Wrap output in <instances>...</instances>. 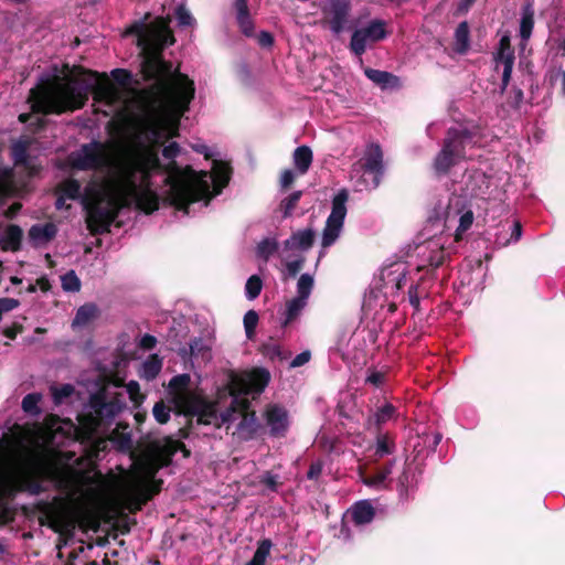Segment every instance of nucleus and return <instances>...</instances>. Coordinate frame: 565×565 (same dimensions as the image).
Returning <instances> with one entry per match:
<instances>
[{"instance_id":"obj_1","label":"nucleus","mask_w":565,"mask_h":565,"mask_svg":"<svg viewBox=\"0 0 565 565\" xmlns=\"http://www.w3.org/2000/svg\"><path fill=\"white\" fill-rule=\"evenodd\" d=\"M147 18L134 22L125 35H136V44L142 55L141 72L146 79L153 82L149 89L136 90L130 97H125L119 87L105 78L81 83L73 79L55 82L31 89L29 102L32 111L44 115L78 109L94 90L95 100L107 107L102 110L106 116L135 129V141L129 148H151L158 154L157 147L164 139L177 136L180 118L189 109L195 88L192 79L173 70L172 64L161 57V51L174 43L169 20L156 18L147 22ZM180 152L181 148L174 141L162 149V156L170 162L164 167L159 162L151 186L156 206L142 212L151 213L159 206L157 178L163 183L162 192L167 200L184 215L194 214L195 205L199 209L207 206L211 199L227 185L231 178L227 163L214 159L210 172L195 171L190 166L182 168L175 163Z\"/></svg>"},{"instance_id":"obj_2","label":"nucleus","mask_w":565,"mask_h":565,"mask_svg":"<svg viewBox=\"0 0 565 565\" xmlns=\"http://www.w3.org/2000/svg\"><path fill=\"white\" fill-rule=\"evenodd\" d=\"M68 162L81 171L105 172L86 184L85 200L93 201L90 222L109 220V206H134L137 210L156 206L151 186L159 161L153 149L127 146L110 152L104 143L92 141L71 152Z\"/></svg>"},{"instance_id":"obj_3","label":"nucleus","mask_w":565,"mask_h":565,"mask_svg":"<svg viewBox=\"0 0 565 565\" xmlns=\"http://www.w3.org/2000/svg\"><path fill=\"white\" fill-rule=\"evenodd\" d=\"M270 374L265 369H253L244 372H231L227 375V391L231 407L218 414L215 403L189 390V374L173 376L169 382L170 401L175 409L183 415L196 417L198 424L221 427L236 419L235 414L243 416L238 430L245 437L256 433L258 423L255 413H247L250 399H255L269 383Z\"/></svg>"},{"instance_id":"obj_4","label":"nucleus","mask_w":565,"mask_h":565,"mask_svg":"<svg viewBox=\"0 0 565 565\" xmlns=\"http://www.w3.org/2000/svg\"><path fill=\"white\" fill-rule=\"evenodd\" d=\"M179 441L172 438H161L151 443L149 451L132 465L121 487V498L125 507L135 512L151 498V482L157 472L168 466L173 455L179 450Z\"/></svg>"},{"instance_id":"obj_5","label":"nucleus","mask_w":565,"mask_h":565,"mask_svg":"<svg viewBox=\"0 0 565 565\" xmlns=\"http://www.w3.org/2000/svg\"><path fill=\"white\" fill-rule=\"evenodd\" d=\"M107 390L93 394L88 412L78 417L79 426L87 438L105 434L115 417L124 409L125 402L117 395L108 398Z\"/></svg>"},{"instance_id":"obj_6","label":"nucleus","mask_w":565,"mask_h":565,"mask_svg":"<svg viewBox=\"0 0 565 565\" xmlns=\"http://www.w3.org/2000/svg\"><path fill=\"white\" fill-rule=\"evenodd\" d=\"M475 146L472 135L466 129L450 128L441 150L434 160L437 174H446L461 159L468 157L467 150Z\"/></svg>"},{"instance_id":"obj_7","label":"nucleus","mask_w":565,"mask_h":565,"mask_svg":"<svg viewBox=\"0 0 565 565\" xmlns=\"http://www.w3.org/2000/svg\"><path fill=\"white\" fill-rule=\"evenodd\" d=\"M440 221H444V226L447 227H451L458 222L456 239H459L461 234L472 225L473 212L465 198L452 195L448 198L447 202H438L429 216V222Z\"/></svg>"},{"instance_id":"obj_8","label":"nucleus","mask_w":565,"mask_h":565,"mask_svg":"<svg viewBox=\"0 0 565 565\" xmlns=\"http://www.w3.org/2000/svg\"><path fill=\"white\" fill-rule=\"evenodd\" d=\"M384 173L383 152L377 143H370L361 160L353 166L352 178L361 175L360 190L376 189Z\"/></svg>"},{"instance_id":"obj_9","label":"nucleus","mask_w":565,"mask_h":565,"mask_svg":"<svg viewBox=\"0 0 565 565\" xmlns=\"http://www.w3.org/2000/svg\"><path fill=\"white\" fill-rule=\"evenodd\" d=\"M57 193H61L64 198H66L67 200H79L84 210L86 211V224H87V227L88 230L93 233V234H98V233H105V232H108L109 231V227L111 225V223L114 222V220L116 218L118 212L124 209L125 206H109L110 211H108L110 213V216H109V220H95L94 222L92 221L90 222V212L93 210V203L90 204V201L88 202V200L86 201L85 196H86V188L84 189V191L82 192V186H81V183L77 181V180H74V179H67L65 181H63L58 188H57Z\"/></svg>"},{"instance_id":"obj_10","label":"nucleus","mask_w":565,"mask_h":565,"mask_svg":"<svg viewBox=\"0 0 565 565\" xmlns=\"http://www.w3.org/2000/svg\"><path fill=\"white\" fill-rule=\"evenodd\" d=\"M348 200L349 193L345 189L340 190L332 199L331 213L322 231L321 245L323 248L330 247L340 237L347 216Z\"/></svg>"},{"instance_id":"obj_11","label":"nucleus","mask_w":565,"mask_h":565,"mask_svg":"<svg viewBox=\"0 0 565 565\" xmlns=\"http://www.w3.org/2000/svg\"><path fill=\"white\" fill-rule=\"evenodd\" d=\"M447 242L448 238L444 234H439L417 244L415 247L418 258L417 270L440 266L448 255L445 249Z\"/></svg>"},{"instance_id":"obj_12","label":"nucleus","mask_w":565,"mask_h":565,"mask_svg":"<svg viewBox=\"0 0 565 565\" xmlns=\"http://www.w3.org/2000/svg\"><path fill=\"white\" fill-rule=\"evenodd\" d=\"M50 437L43 433L35 437L30 457L38 465V473L55 480L60 486L66 482V476L62 469L50 462L47 445Z\"/></svg>"},{"instance_id":"obj_13","label":"nucleus","mask_w":565,"mask_h":565,"mask_svg":"<svg viewBox=\"0 0 565 565\" xmlns=\"http://www.w3.org/2000/svg\"><path fill=\"white\" fill-rule=\"evenodd\" d=\"M386 36V23L375 19L353 32L350 49L355 55L361 56L369 45L382 41Z\"/></svg>"},{"instance_id":"obj_14","label":"nucleus","mask_w":565,"mask_h":565,"mask_svg":"<svg viewBox=\"0 0 565 565\" xmlns=\"http://www.w3.org/2000/svg\"><path fill=\"white\" fill-rule=\"evenodd\" d=\"M407 274V265L404 262H395L382 268L379 288L384 297L394 298L397 296L399 290L406 285Z\"/></svg>"},{"instance_id":"obj_15","label":"nucleus","mask_w":565,"mask_h":565,"mask_svg":"<svg viewBox=\"0 0 565 565\" xmlns=\"http://www.w3.org/2000/svg\"><path fill=\"white\" fill-rule=\"evenodd\" d=\"M320 8L330 30L334 34L341 33L351 11L350 0H322Z\"/></svg>"},{"instance_id":"obj_16","label":"nucleus","mask_w":565,"mask_h":565,"mask_svg":"<svg viewBox=\"0 0 565 565\" xmlns=\"http://www.w3.org/2000/svg\"><path fill=\"white\" fill-rule=\"evenodd\" d=\"M495 71L502 70V85L501 93H503L511 79V74L514 65V52L510 45L509 36H502L499 42V50L494 55Z\"/></svg>"},{"instance_id":"obj_17","label":"nucleus","mask_w":565,"mask_h":565,"mask_svg":"<svg viewBox=\"0 0 565 565\" xmlns=\"http://www.w3.org/2000/svg\"><path fill=\"white\" fill-rule=\"evenodd\" d=\"M264 418L269 428L270 436L284 437L290 426V417L288 411L277 404L268 405L264 413Z\"/></svg>"},{"instance_id":"obj_18","label":"nucleus","mask_w":565,"mask_h":565,"mask_svg":"<svg viewBox=\"0 0 565 565\" xmlns=\"http://www.w3.org/2000/svg\"><path fill=\"white\" fill-rule=\"evenodd\" d=\"M396 463V459H392L387 465L380 468L372 476H364L360 473V479L363 484L366 487L374 489L376 491L385 490L391 487L393 479L391 478L392 469Z\"/></svg>"},{"instance_id":"obj_19","label":"nucleus","mask_w":565,"mask_h":565,"mask_svg":"<svg viewBox=\"0 0 565 565\" xmlns=\"http://www.w3.org/2000/svg\"><path fill=\"white\" fill-rule=\"evenodd\" d=\"M313 238L315 232L311 228L297 231L285 241L282 253L306 252L312 246Z\"/></svg>"},{"instance_id":"obj_20","label":"nucleus","mask_w":565,"mask_h":565,"mask_svg":"<svg viewBox=\"0 0 565 565\" xmlns=\"http://www.w3.org/2000/svg\"><path fill=\"white\" fill-rule=\"evenodd\" d=\"M56 234L57 227L54 223L35 224L29 230V238L36 247L46 245Z\"/></svg>"},{"instance_id":"obj_21","label":"nucleus","mask_w":565,"mask_h":565,"mask_svg":"<svg viewBox=\"0 0 565 565\" xmlns=\"http://www.w3.org/2000/svg\"><path fill=\"white\" fill-rule=\"evenodd\" d=\"M355 525H364L370 523L375 515V510L369 500L355 502L347 512Z\"/></svg>"},{"instance_id":"obj_22","label":"nucleus","mask_w":565,"mask_h":565,"mask_svg":"<svg viewBox=\"0 0 565 565\" xmlns=\"http://www.w3.org/2000/svg\"><path fill=\"white\" fill-rule=\"evenodd\" d=\"M370 449L373 450L376 460L393 455L396 450L394 437L390 433L379 431Z\"/></svg>"},{"instance_id":"obj_23","label":"nucleus","mask_w":565,"mask_h":565,"mask_svg":"<svg viewBox=\"0 0 565 565\" xmlns=\"http://www.w3.org/2000/svg\"><path fill=\"white\" fill-rule=\"evenodd\" d=\"M213 344L214 334L212 331H206L191 340L190 353L195 358L209 359Z\"/></svg>"},{"instance_id":"obj_24","label":"nucleus","mask_w":565,"mask_h":565,"mask_svg":"<svg viewBox=\"0 0 565 565\" xmlns=\"http://www.w3.org/2000/svg\"><path fill=\"white\" fill-rule=\"evenodd\" d=\"M364 74L382 89H396L401 87L399 78L392 73L374 68H365Z\"/></svg>"},{"instance_id":"obj_25","label":"nucleus","mask_w":565,"mask_h":565,"mask_svg":"<svg viewBox=\"0 0 565 565\" xmlns=\"http://www.w3.org/2000/svg\"><path fill=\"white\" fill-rule=\"evenodd\" d=\"M236 21L242 33L246 36L255 34L254 22L249 15L247 0H235Z\"/></svg>"},{"instance_id":"obj_26","label":"nucleus","mask_w":565,"mask_h":565,"mask_svg":"<svg viewBox=\"0 0 565 565\" xmlns=\"http://www.w3.org/2000/svg\"><path fill=\"white\" fill-rule=\"evenodd\" d=\"M522 236V226L520 222L505 223L497 233L495 244L505 247L512 243H516Z\"/></svg>"},{"instance_id":"obj_27","label":"nucleus","mask_w":565,"mask_h":565,"mask_svg":"<svg viewBox=\"0 0 565 565\" xmlns=\"http://www.w3.org/2000/svg\"><path fill=\"white\" fill-rule=\"evenodd\" d=\"M415 481H416L415 468L413 467V463L405 461L401 475L396 478L397 490L399 492V495L401 497L406 495L409 488L413 487Z\"/></svg>"},{"instance_id":"obj_28","label":"nucleus","mask_w":565,"mask_h":565,"mask_svg":"<svg viewBox=\"0 0 565 565\" xmlns=\"http://www.w3.org/2000/svg\"><path fill=\"white\" fill-rule=\"evenodd\" d=\"M533 26H534V9H533V4L529 2L522 8L521 21H520V36L524 42H526L531 38Z\"/></svg>"},{"instance_id":"obj_29","label":"nucleus","mask_w":565,"mask_h":565,"mask_svg":"<svg viewBox=\"0 0 565 565\" xmlns=\"http://www.w3.org/2000/svg\"><path fill=\"white\" fill-rule=\"evenodd\" d=\"M307 303L308 301L297 297L287 301L281 326L287 327L289 323H291L301 313Z\"/></svg>"},{"instance_id":"obj_30","label":"nucleus","mask_w":565,"mask_h":565,"mask_svg":"<svg viewBox=\"0 0 565 565\" xmlns=\"http://www.w3.org/2000/svg\"><path fill=\"white\" fill-rule=\"evenodd\" d=\"M312 162V151L307 146H300L296 148L294 152V164L299 171V173L303 174L308 171L309 167Z\"/></svg>"},{"instance_id":"obj_31","label":"nucleus","mask_w":565,"mask_h":565,"mask_svg":"<svg viewBox=\"0 0 565 565\" xmlns=\"http://www.w3.org/2000/svg\"><path fill=\"white\" fill-rule=\"evenodd\" d=\"M396 415V408L392 404H385L367 418V425L381 427L383 424L393 419Z\"/></svg>"},{"instance_id":"obj_32","label":"nucleus","mask_w":565,"mask_h":565,"mask_svg":"<svg viewBox=\"0 0 565 565\" xmlns=\"http://www.w3.org/2000/svg\"><path fill=\"white\" fill-rule=\"evenodd\" d=\"M162 361L158 355L149 356L140 366V377L150 381L153 380L161 371Z\"/></svg>"},{"instance_id":"obj_33","label":"nucleus","mask_w":565,"mask_h":565,"mask_svg":"<svg viewBox=\"0 0 565 565\" xmlns=\"http://www.w3.org/2000/svg\"><path fill=\"white\" fill-rule=\"evenodd\" d=\"M98 315V308L94 303H86L78 308L73 320V327H83L95 319Z\"/></svg>"},{"instance_id":"obj_34","label":"nucleus","mask_w":565,"mask_h":565,"mask_svg":"<svg viewBox=\"0 0 565 565\" xmlns=\"http://www.w3.org/2000/svg\"><path fill=\"white\" fill-rule=\"evenodd\" d=\"M469 43V25L463 21L459 23L455 31V51L459 54L467 53Z\"/></svg>"},{"instance_id":"obj_35","label":"nucleus","mask_w":565,"mask_h":565,"mask_svg":"<svg viewBox=\"0 0 565 565\" xmlns=\"http://www.w3.org/2000/svg\"><path fill=\"white\" fill-rule=\"evenodd\" d=\"M271 541L263 540L258 543L257 550L253 558L246 565H265L267 557L270 554Z\"/></svg>"},{"instance_id":"obj_36","label":"nucleus","mask_w":565,"mask_h":565,"mask_svg":"<svg viewBox=\"0 0 565 565\" xmlns=\"http://www.w3.org/2000/svg\"><path fill=\"white\" fill-rule=\"evenodd\" d=\"M42 401V394L40 393H31L23 397L22 399V409L24 413L38 416L41 414V408L39 403Z\"/></svg>"},{"instance_id":"obj_37","label":"nucleus","mask_w":565,"mask_h":565,"mask_svg":"<svg viewBox=\"0 0 565 565\" xmlns=\"http://www.w3.org/2000/svg\"><path fill=\"white\" fill-rule=\"evenodd\" d=\"M313 288V278L309 274H302L297 282V298L308 301Z\"/></svg>"},{"instance_id":"obj_38","label":"nucleus","mask_w":565,"mask_h":565,"mask_svg":"<svg viewBox=\"0 0 565 565\" xmlns=\"http://www.w3.org/2000/svg\"><path fill=\"white\" fill-rule=\"evenodd\" d=\"M11 152L15 164H23L25 167H30L28 161V145L25 141L18 140L13 142Z\"/></svg>"},{"instance_id":"obj_39","label":"nucleus","mask_w":565,"mask_h":565,"mask_svg":"<svg viewBox=\"0 0 565 565\" xmlns=\"http://www.w3.org/2000/svg\"><path fill=\"white\" fill-rule=\"evenodd\" d=\"M75 392V387L72 384H63L61 386H51V393L53 402L60 405L71 397Z\"/></svg>"},{"instance_id":"obj_40","label":"nucleus","mask_w":565,"mask_h":565,"mask_svg":"<svg viewBox=\"0 0 565 565\" xmlns=\"http://www.w3.org/2000/svg\"><path fill=\"white\" fill-rule=\"evenodd\" d=\"M263 288V281L257 275L250 276L245 285V296L248 300L256 299Z\"/></svg>"},{"instance_id":"obj_41","label":"nucleus","mask_w":565,"mask_h":565,"mask_svg":"<svg viewBox=\"0 0 565 565\" xmlns=\"http://www.w3.org/2000/svg\"><path fill=\"white\" fill-rule=\"evenodd\" d=\"M62 288L68 292H76L81 289V280L74 270H70L61 277Z\"/></svg>"},{"instance_id":"obj_42","label":"nucleus","mask_w":565,"mask_h":565,"mask_svg":"<svg viewBox=\"0 0 565 565\" xmlns=\"http://www.w3.org/2000/svg\"><path fill=\"white\" fill-rule=\"evenodd\" d=\"M278 248V244L275 239L266 238L257 245V256L267 260Z\"/></svg>"},{"instance_id":"obj_43","label":"nucleus","mask_w":565,"mask_h":565,"mask_svg":"<svg viewBox=\"0 0 565 565\" xmlns=\"http://www.w3.org/2000/svg\"><path fill=\"white\" fill-rule=\"evenodd\" d=\"M301 191H295L291 194H289L285 200L281 201V210L284 217H288L291 215L295 206L299 202L301 198Z\"/></svg>"},{"instance_id":"obj_44","label":"nucleus","mask_w":565,"mask_h":565,"mask_svg":"<svg viewBox=\"0 0 565 565\" xmlns=\"http://www.w3.org/2000/svg\"><path fill=\"white\" fill-rule=\"evenodd\" d=\"M4 235H6V239H7L8 245L10 246V248L17 249L20 245V241L22 237L21 228L17 225H10L7 228Z\"/></svg>"},{"instance_id":"obj_45","label":"nucleus","mask_w":565,"mask_h":565,"mask_svg":"<svg viewBox=\"0 0 565 565\" xmlns=\"http://www.w3.org/2000/svg\"><path fill=\"white\" fill-rule=\"evenodd\" d=\"M243 322H244V328H245L246 337L248 339H252L253 335H254V332H255V328H256V326L258 323V313L256 311H254V310H248L244 315Z\"/></svg>"},{"instance_id":"obj_46","label":"nucleus","mask_w":565,"mask_h":565,"mask_svg":"<svg viewBox=\"0 0 565 565\" xmlns=\"http://www.w3.org/2000/svg\"><path fill=\"white\" fill-rule=\"evenodd\" d=\"M111 76L114 81L122 87V89H128L132 85V76L125 70L116 68L111 71Z\"/></svg>"},{"instance_id":"obj_47","label":"nucleus","mask_w":565,"mask_h":565,"mask_svg":"<svg viewBox=\"0 0 565 565\" xmlns=\"http://www.w3.org/2000/svg\"><path fill=\"white\" fill-rule=\"evenodd\" d=\"M170 407H168L163 402L156 403L152 409L153 417L160 424H166L170 419Z\"/></svg>"},{"instance_id":"obj_48","label":"nucleus","mask_w":565,"mask_h":565,"mask_svg":"<svg viewBox=\"0 0 565 565\" xmlns=\"http://www.w3.org/2000/svg\"><path fill=\"white\" fill-rule=\"evenodd\" d=\"M286 253H282V258L286 263V268L288 270V274L290 276H296L299 270L301 269L305 258L303 257H297L296 259L289 260L290 255H285Z\"/></svg>"},{"instance_id":"obj_49","label":"nucleus","mask_w":565,"mask_h":565,"mask_svg":"<svg viewBox=\"0 0 565 565\" xmlns=\"http://www.w3.org/2000/svg\"><path fill=\"white\" fill-rule=\"evenodd\" d=\"M175 17H177V20L179 22L180 25L182 26H190L193 24L194 22V19L192 17V14L190 13V11L183 7V6H179L175 10Z\"/></svg>"},{"instance_id":"obj_50","label":"nucleus","mask_w":565,"mask_h":565,"mask_svg":"<svg viewBox=\"0 0 565 565\" xmlns=\"http://www.w3.org/2000/svg\"><path fill=\"white\" fill-rule=\"evenodd\" d=\"M113 441L118 450L128 451L131 448L132 440L130 434H121L118 437H114Z\"/></svg>"},{"instance_id":"obj_51","label":"nucleus","mask_w":565,"mask_h":565,"mask_svg":"<svg viewBox=\"0 0 565 565\" xmlns=\"http://www.w3.org/2000/svg\"><path fill=\"white\" fill-rule=\"evenodd\" d=\"M126 388H127V393L129 394L130 396V399L134 402V403H139L141 399H142V396L140 394V386H139V383L136 382V381H130L127 385H126Z\"/></svg>"},{"instance_id":"obj_52","label":"nucleus","mask_w":565,"mask_h":565,"mask_svg":"<svg viewBox=\"0 0 565 565\" xmlns=\"http://www.w3.org/2000/svg\"><path fill=\"white\" fill-rule=\"evenodd\" d=\"M384 377H385V374L383 372L372 370L369 372V374L365 379V382L375 387H379L383 384Z\"/></svg>"},{"instance_id":"obj_53","label":"nucleus","mask_w":565,"mask_h":565,"mask_svg":"<svg viewBox=\"0 0 565 565\" xmlns=\"http://www.w3.org/2000/svg\"><path fill=\"white\" fill-rule=\"evenodd\" d=\"M311 353L310 351L306 350L297 354L294 360L290 362V367H299L305 365L310 361Z\"/></svg>"},{"instance_id":"obj_54","label":"nucleus","mask_w":565,"mask_h":565,"mask_svg":"<svg viewBox=\"0 0 565 565\" xmlns=\"http://www.w3.org/2000/svg\"><path fill=\"white\" fill-rule=\"evenodd\" d=\"M191 148L193 151L203 154L206 159L213 158L215 154L214 149L207 147L202 142L192 143Z\"/></svg>"},{"instance_id":"obj_55","label":"nucleus","mask_w":565,"mask_h":565,"mask_svg":"<svg viewBox=\"0 0 565 565\" xmlns=\"http://www.w3.org/2000/svg\"><path fill=\"white\" fill-rule=\"evenodd\" d=\"M19 306V300L13 298H2L0 299V310L1 311H10L15 309Z\"/></svg>"},{"instance_id":"obj_56","label":"nucleus","mask_w":565,"mask_h":565,"mask_svg":"<svg viewBox=\"0 0 565 565\" xmlns=\"http://www.w3.org/2000/svg\"><path fill=\"white\" fill-rule=\"evenodd\" d=\"M408 299H409L411 305L415 309H417L419 306V295H418L417 286L411 285V287L408 289Z\"/></svg>"},{"instance_id":"obj_57","label":"nucleus","mask_w":565,"mask_h":565,"mask_svg":"<svg viewBox=\"0 0 565 565\" xmlns=\"http://www.w3.org/2000/svg\"><path fill=\"white\" fill-rule=\"evenodd\" d=\"M295 180V172L292 170H285L280 177V184L282 188L289 186Z\"/></svg>"},{"instance_id":"obj_58","label":"nucleus","mask_w":565,"mask_h":565,"mask_svg":"<svg viewBox=\"0 0 565 565\" xmlns=\"http://www.w3.org/2000/svg\"><path fill=\"white\" fill-rule=\"evenodd\" d=\"M156 343H157V339L150 334H145L140 339V347L146 350H150V349L154 348Z\"/></svg>"},{"instance_id":"obj_59","label":"nucleus","mask_w":565,"mask_h":565,"mask_svg":"<svg viewBox=\"0 0 565 565\" xmlns=\"http://www.w3.org/2000/svg\"><path fill=\"white\" fill-rule=\"evenodd\" d=\"M274 42V39L270 33L262 31L258 34V43L260 46H270Z\"/></svg>"},{"instance_id":"obj_60","label":"nucleus","mask_w":565,"mask_h":565,"mask_svg":"<svg viewBox=\"0 0 565 565\" xmlns=\"http://www.w3.org/2000/svg\"><path fill=\"white\" fill-rule=\"evenodd\" d=\"M263 482L271 490L277 488V478L271 473H266L263 478Z\"/></svg>"},{"instance_id":"obj_61","label":"nucleus","mask_w":565,"mask_h":565,"mask_svg":"<svg viewBox=\"0 0 565 565\" xmlns=\"http://www.w3.org/2000/svg\"><path fill=\"white\" fill-rule=\"evenodd\" d=\"M513 100L511 103L512 107L519 108L523 100V92L520 88L513 89Z\"/></svg>"},{"instance_id":"obj_62","label":"nucleus","mask_w":565,"mask_h":565,"mask_svg":"<svg viewBox=\"0 0 565 565\" xmlns=\"http://www.w3.org/2000/svg\"><path fill=\"white\" fill-rule=\"evenodd\" d=\"M321 473V465L320 463H313L310 466L307 477L308 479H316Z\"/></svg>"},{"instance_id":"obj_63","label":"nucleus","mask_w":565,"mask_h":565,"mask_svg":"<svg viewBox=\"0 0 565 565\" xmlns=\"http://www.w3.org/2000/svg\"><path fill=\"white\" fill-rule=\"evenodd\" d=\"M554 79L561 81L562 94L565 96V71L558 70L554 75Z\"/></svg>"},{"instance_id":"obj_64","label":"nucleus","mask_w":565,"mask_h":565,"mask_svg":"<svg viewBox=\"0 0 565 565\" xmlns=\"http://www.w3.org/2000/svg\"><path fill=\"white\" fill-rule=\"evenodd\" d=\"M58 196L56 199V202H55V206L57 210H61V209H64V207H68V205H66V198H64L61 193H57Z\"/></svg>"}]
</instances>
